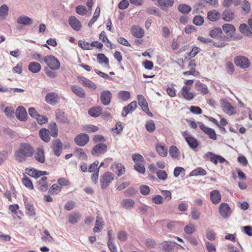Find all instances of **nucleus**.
<instances>
[{
  "mask_svg": "<svg viewBox=\"0 0 252 252\" xmlns=\"http://www.w3.org/2000/svg\"><path fill=\"white\" fill-rule=\"evenodd\" d=\"M34 153L33 148L29 143H21L14 152V158L19 163L24 162L32 157Z\"/></svg>",
  "mask_w": 252,
  "mask_h": 252,
  "instance_id": "nucleus-1",
  "label": "nucleus"
},
{
  "mask_svg": "<svg viewBox=\"0 0 252 252\" xmlns=\"http://www.w3.org/2000/svg\"><path fill=\"white\" fill-rule=\"evenodd\" d=\"M44 62L52 70H57L60 68V62L53 56L50 55L44 57Z\"/></svg>",
  "mask_w": 252,
  "mask_h": 252,
  "instance_id": "nucleus-2",
  "label": "nucleus"
},
{
  "mask_svg": "<svg viewBox=\"0 0 252 252\" xmlns=\"http://www.w3.org/2000/svg\"><path fill=\"white\" fill-rule=\"evenodd\" d=\"M234 63L237 66L243 69L249 68L251 64L249 59L243 56L236 57L234 59Z\"/></svg>",
  "mask_w": 252,
  "mask_h": 252,
  "instance_id": "nucleus-3",
  "label": "nucleus"
},
{
  "mask_svg": "<svg viewBox=\"0 0 252 252\" xmlns=\"http://www.w3.org/2000/svg\"><path fill=\"white\" fill-rule=\"evenodd\" d=\"M51 148L54 153V154L59 157L63 151V144L61 141L59 139H56L52 141V145Z\"/></svg>",
  "mask_w": 252,
  "mask_h": 252,
  "instance_id": "nucleus-4",
  "label": "nucleus"
},
{
  "mask_svg": "<svg viewBox=\"0 0 252 252\" xmlns=\"http://www.w3.org/2000/svg\"><path fill=\"white\" fill-rule=\"evenodd\" d=\"M219 211L220 216L224 219L228 218L231 213V209L226 203H221L219 207Z\"/></svg>",
  "mask_w": 252,
  "mask_h": 252,
  "instance_id": "nucleus-5",
  "label": "nucleus"
},
{
  "mask_svg": "<svg viewBox=\"0 0 252 252\" xmlns=\"http://www.w3.org/2000/svg\"><path fill=\"white\" fill-rule=\"evenodd\" d=\"M77 79L83 86L88 87L90 90H95L96 89V86L94 83L84 76H78Z\"/></svg>",
  "mask_w": 252,
  "mask_h": 252,
  "instance_id": "nucleus-6",
  "label": "nucleus"
},
{
  "mask_svg": "<svg viewBox=\"0 0 252 252\" xmlns=\"http://www.w3.org/2000/svg\"><path fill=\"white\" fill-rule=\"evenodd\" d=\"M113 180L112 174L107 172L105 173L100 179L101 187L102 189H106Z\"/></svg>",
  "mask_w": 252,
  "mask_h": 252,
  "instance_id": "nucleus-7",
  "label": "nucleus"
},
{
  "mask_svg": "<svg viewBox=\"0 0 252 252\" xmlns=\"http://www.w3.org/2000/svg\"><path fill=\"white\" fill-rule=\"evenodd\" d=\"M107 150V147L106 144L99 143L95 145L92 151V154L93 155L99 156L104 154Z\"/></svg>",
  "mask_w": 252,
  "mask_h": 252,
  "instance_id": "nucleus-8",
  "label": "nucleus"
},
{
  "mask_svg": "<svg viewBox=\"0 0 252 252\" xmlns=\"http://www.w3.org/2000/svg\"><path fill=\"white\" fill-rule=\"evenodd\" d=\"M60 97L56 93H50L46 94L45 101L51 105H55L59 103Z\"/></svg>",
  "mask_w": 252,
  "mask_h": 252,
  "instance_id": "nucleus-9",
  "label": "nucleus"
},
{
  "mask_svg": "<svg viewBox=\"0 0 252 252\" xmlns=\"http://www.w3.org/2000/svg\"><path fill=\"white\" fill-rule=\"evenodd\" d=\"M89 141V137L88 134L81 133L78 135L74 139L75 143L79 146H84L86 145Z\"/></svg>",
  "mask_w": 252,
  "mask_h": 252,
  "instance_id": "nucleus-10",
  "label": "nucleus"
},
{
  "mask_svg": "<svg viewBox=\"0 0 252 252\" xmlns=\"http://www.w3.org/2000/svg\"><path fill=\"white\" fill-rule=\"evenodd\" d=\"M112 98V94L109 91H102L100 95L101 102L105 106L109 105Z\"/></svg>",
  "mask_w": 252,
  "mask_h": 252,
  "instance_id": "nucleus-11",
  "label": "nucleus"
},
{
  "mask_svg": "<svg viewBox=\"0 0 252 252\" xmlns=\"http://www.w3.org/2000/svg\"><path fill=\"white\" fill-rule=\"evenodd\" d=\"M137 99L138 101V104L141 106L143 111L146 112L150 116H152L153 114L151 112H149V108L148 106V103L142 95L139 94L137 95Z\"/></svg>",
  "mask_w": 252,
  "mask_h": 252,
  "instance_id": "nucleus-12",
  "label": "nucleus"
},
{
  "mask_svg": "<svg viewBox=\"0 0 252 252\" xmlns=\"http://www.w3.org/2000/svg\"><path fill=\"white\" fill-rule=\"evenodd\" d=\"M191 87L190 86H184L181 91V94L183 97L187 100H191L194 98L195 94L190 92Z\"/></svg>",
  "mask_w": 252,
  "mask_h": 252,
  "instance_id": "nucleus-13",
  "label": "nucleus"
},
{
  "mask_svg": "<svg viewBox=\"0 0 252 252\" xmlns=\"http://www.w3.org/2000/svg\"><path fill=\"white\" fill-rule=\"evenodd\" d=\"M68 22L70 27L76 31H79L82 27L81 22L75 16H70L68 19Z\"/></svg>",
  "mask_w": 252,
  "mask_h": 252,
  "instance_id": "nucleus-14",
  "label": "nucleus"
},
{
  "mask_svg": "<svg viewBox=\"0 0 252 252\" xmlns=\"http://www.w3.org/2000/svg\"><path fill=\"white\" fill-rule=\"evenodd\" d=\"M199 127L200 129L206 134L209 135V137L213 140L217 139V135L214 129L206 127L204 125L200 123Z\"/></svg>",
  "mask_w": 252,
  "mask_h": 252,
  "instance_id": "nucleus-15",
  "label": "nucleus"
},
{
  "mask_svg": "<svg viewBox=\"0 0 252 252\" xmlns=\"http://www.w3.org/2000/svg\"><path fill=\"white\" fill-rule=\"evenodd\" d=\"M16 118L20 121H24L27 118V112L24 107L19 106L15 112Z\"/></svg>",
  "mask_w": 252,
  "mask_h": 252,
  "instance_id": "nucleus-16",
  "label": "nucleus"
},
{
  "mask_svg": "<svg viewBox=\"0 0 252 252\" xmlns=\"http://www.w3.org/2000/svg\"><path fill=\"white\" fill-rule=\"evenodd\" d=\"M56 119L58 121L62 123H69V121L67 117L65 115L64 112L60 109H57L55 111Z\"/></svg>",
  "mask_w": 252,
  "mask_h": 252,
  "instance_id": "nucleus-17",
  "label": "nucleus"
},
{
  "mask_svg": "<svg viewBox=\"0 0 252 252\" xmlns=\"http://www.w3.org/2000/svg\"><path fill=\"white\" fill-rule=\"evenodd\" d=\"M17 23L24 26H29L32 24L33 20L27 16L21 15L17 19Z\"/></svg>",
  "mask_w": 252,
  "mask_h": 252,
  "instance_id": "nucleus-18",
  "label": "nucleus"
},
{
  "mask_svg": "<svg viewBox=\"0 0 252 252\" xmlns=\"http://www.w3.org/2000/svg\"><path fill=\"white\" fill-rule=\"evenodd\" d=\"M221 196L218 190H214L210 193V200L214 204H217L220 202Z\"/></svg>",
  "mask_w": 252,
  "mask_h": 252,
  "instance_id": "nucleus-19",
  "label": "nucleus"
},
{
  "mask_svg": "<svg viewBox=\"0 0 252 252\" xmlns=\"http://www.w3.org/2000/svg\"><path fill=\"white\" fill-rule=\"evenodd\" d=\"M71 90L78 97L82 98L86 97L85 91L81 87L76 85H72L71 86Z\"/></svg>",
  "mask_w": 252,
  "mask_h": 252,
  "instance_id": "nucleus-20",
  "label": "nucleus"
},
{
  "mask_svg": "<svg viewBox=\"0 0 252 252\" xmlns=\"http://www.w3.org/2000/svg\"><path fill=\"white\" fill-rule=\"evenodd\" d=\"M131 32L132 34L137 38H141L144 34V30L138 26H134L131 28Z\"/></svg>",
  "mask_w": 252,
  "mask_h": 252,
  "instance_id": "nucleus-21",
  "label": "nucleus"
},
{
  "mask_svg": "<svg viewBox=\"0 0 252 252\" xmlns=\"http://www.w3.org/2000/svg\"><path fill=\"white\" fill-rule=\"evenodd\" d=\"M222 30L224 32L230 37H232L234 33L236 32L234 26L231 24H225L222 26Z\"/></svg>",
  "mask_w": 252,
  "mask_h": 252,
  "instance_id": "nucleus-22",
  "label": "nucleus"
},
{
  "mask_svg": "<svg viewBox=\"0 0 252 252\" xmlns=\"http://www.w3.org/2000/svg\"><path fill=\"white\" fill-rule=\"evenodd\" d=\"M34 158L35 159L40 163H44L45 161V156L43 149L42 148H38L37 149Z\"/></svg>",
  "mask_w": 252,
  "mask_h": 252,
  "instance_id": "nucleus-23",
  "label": "nucleus"
},
{
  "mask_svg": "<svg viewBox=\"0 0 252 252\" xmlns=\"http://www.w3.org/2000/svg\"><path fill=\"white\" fill-rule=\"evenodd\" d=\"M234 17V13L230 9H225L222 13V19L226 22H230Z\"/></svg>",
  "mask_w": 252,
  "mask_h": 252,
  "instance_id": "nucleus-24",
  "label": "nucleus"
},
{
  "mask_svg": "<svg viewBox=\"0 0 252 252\" xmlns=\"http://www.w3.org/2000/svg\"><path fill=\"white\" fill-rule=\"evenodd\" d=\"M220 17V14L216 10L209 11L207 14L208 19L212 22L219 20Z\"/></svg>",
  "mask_w": 252,
  "mask_h": 252,
  "instance_id": "nucleus-25",
  "label": "nucleus"
},
{
  "mask_svg": "<svg viewBox=\"0 0 252 252\" xmlns=\"http://www.w3.org/2000/svg\"><path fill=\"white\" fill-rule=\"evenodd\" d=\"M222 110L229 115H233L235 113V108L231 104L227 102H224L222 104Z\"/></svg>",
  "mask_w": 252,
  "mask_h": 252,
  "instance_id": "nucleus-26",
  "label": "nucleus"
},
{
  "mask_svg": "<svg viewBox=\"0 0 252 252\" xmlns=\"http://www.w3.org/2000/svg\"><path fill=\"white\" fill-rule=\"evenodd\" d=\"M89 114L93 117H96L102 113V109L100 106L92 108L88 111Z\"/></svg>",
  "mask_w": 252,
  "mask_h": 252,
  "instance_id": "nucleus-27",
  "label": "nucleus"
},
{
  "mask_svg": "<svg viewBox=\"0 0 252 252\" xmlns=\"http://www.w3.org/2000/svg\"><path fill=\"white\" fill-rule=\"evenodd\" d=\"M41 65L37 62H31L28 65V69L32 73H38L41 70Z\"/></svg>",
  "mask_w": 252,
  "mask_h": 252,
  "instance_id": "nucleus-28",
  "label": "nucleus"
},
{
  "mask_svg": "<svg viewBox=\"0 0 252 252\" xmlns=\"http://www.w3.org/2000/svg\"><path fill=\"white\" fill-rule=\"evenodd\" d=\"M239 31L241 33L245 35L248 36H251L252 35V32L249 27L246 24H241L240 25Z\"/></svg>",
  "mask_w": 252,
  "mask_h": 252,
  "instance_id": "nucleus-29",
  "label": "nucleus"
},
{
  "mask_svg": "<svg viewBox=\"0 0 252 252\" xmlns=\"http://www.w3.org/2000/svg\"><path fill=\"white\" fill-rule=\"evenodd\" d=\"M194 86L195 88L197 91L200 92L204 94H206L209 92L206 86L199 81L196 82Z\"/></svg>",
  "mask_w": 252,
  "mask_h": 252,
  "instance_id": "nucleus-30",
  "label": "nucleus"
},
{
  "mask_svg": "<svg viewBox=\"0 0 252 252\" xmlns=\"http://www.w3.org/2000/svg\"><path fill=\"white\" fill-rule=\"evenodd\" d=\"M81 219V215L78 213H72L68 216V222L76 224Z\"/></svg>",
  "mask_w": 252,
  "mask_h": 252,
  "instance_id": "nucleus-31",
  "label": "nucleus"
},
{
  "mask_svg": "<svg viewBox=\"0 0 252 252\" xmlns=\"http://www.w3.org/2000/svg\"><path fill=\"white\" fill-rule=\"evenodd\" d=\"M186 141L191 149H194L198 146L197 140L192 136L187 137Z\"/></svg>",
  "mask_w": 252,
  "mask_h": 252,
  "instance_id": "nucleus-32",
  "label": "nucleus"
},
{
  "mask_svg": "<svg viewBox=\"0 0 252 252\" xmlns=\"http://www.w3.org/2000/svg\"><path fill=\"white\" fill-rule=\"evenodd\" d=\"M49 134L50 132L46 129L42 128L39 131L41 138L46 142H49L50 140Z\"/></svg>",
  "mask_w": 252,
  "mask_h": 252,
  "instance_id": "nucleus-33",
  "label": "nucleus"
},
{
  "mask_svg": "<svg viewBox=\"0 0 252 252\" xmlns=\"http://www.w3.org/2000/svg\"><path fill=\"white\" fill-rule=\"evenodd\" d=\"M134 205V200L130 199H123L121 202V205L123 208L128 209L132 207Z\"/></svg>",
  "mask_w": 252,
  "mask_h": 252,
  "instance_id": "nucleus-34",
  "label": "nucleus"
},
{
  "mask_svg": "<svg viewBox=\"0 0 252 252\" xmlns=\"http://www.w3.org/2000/svg\"><path fill=\"white\" fill-rule=\"evenodd\" d=\"M112 168L115 172H118L117 174L119 176L124 174L125 172V168L124 166H122L121 164H119L115 163L112 165Z\"/></svg>",
  "mask_w": 252,
  "mask_h": 252,
  "instance_id": "nucleus-35",
  "label": "nucleus"
},
{
  "mask_svg": "<svg viewBox=\"0 0 252 252\" xmlns=\"http://www.w3.org/2000/svg\"><path fill=\"white\" fill-rule=\"evenodd\" d=\"M206 175V171L201 167H198L193 170H192L190 173V176H204Z\"/></svg>",
  "mask_w": 252,
  "mask_h": 252,
  "instance_id": "nucleus-36",
  "label": "nucleus"
},
{
  "mask_svg": "<svg viewBox=\"0 0 252 252\" xmlns=\"http://www.w3.org/2000/svg\"><path fill=\"white\" fill-rule=\"evenodd\" d=\"M158 4L162 7H171L174 3V0H158Z\"/></svg>",
  "mask_w": 252,
  "mask_h": 252,
  "instance_id": "nucleus-37",
  "label": "nucleus"
},
{
  "mask_svg": "<svg viewBox=\"0 0 252 252\" xmlns=\"http://www.w3.org/2000/svg\"><path fill=\"white\" fill-rule=\"evenodd\" d=\"M169 155L173 158H178L179 157L180 153L179 152V150L178 148L174 146H172L170 148L169 151Z\"/></svg>",
  "mask_w": 252,
  "mask_h": 252,
  "instance_id": "nucleus-38",
  "label": "nucleus"
},
{
  "mask_svg": "<svg viewBox=\"0 0 252 252\" xmlns=\"http://www.w3.org/2000/svg\"><path fill=\"white\" fill-rule=\"evenodd\" d=\"M62 187L57 184H54L49 189L48 192L52 195L57 194L61 190Z\"/></svg>",
  "mask_w": 252,
  "mask_h": 252,
  "instance_id": "nucleus-39",
  "label": "nucleus"
},
{
  "mask_svg": "<svg viewBox=\"0 0 252 252\" xmlns=\"http://www.w3.org/2000/svg\"><path fill=\"white\" fill-rule=\"evenodd\" d=\"M100 11V8L99 7H97L95 9L93 18L91 19L90 21L88 23V26L89 27H91L93 24L96 21L99 15Z\"/></svg>",
  "mask_w": 252,
  "mask_h": 252,
  "instance_id": "nucleus-40",
  "label": "nucleus"
},
{
  "mask_svg": "<svg viewBox=\"0 0 252 252\" xmlns=\"http://www.w3.org/2000/svg\"><path fill=\"white\" fill-rule=\"evenodd\" d=\"M98 62L99 63H104L106 65L109 64V60L103 54H98L97 56Z\"/></svg>",
  "mask_w": 252,
  "mask_h": 252,
  "instance_id": "nucleus-41",
  "label": "nucleus"
},
{
  "mask_svg": "<svg viewBox=\"0 0 252 252\" xmlns=\"http://www.w3.org/2000/svg\"><path fill=\"white\" fill-rule=\"evenodd\" d=\"M171 241H165L162 243V250L165 252H171L173 250V245Z\"/></svg>",
  "mask_w": 252,
  "mask_h": 252,
  "instance_id": "nucleus-42",
  "label": "nucleus"
},
{
  "mask_svg": "<svg viewBox=\"0 0 252 252\" xmlns=\"http://www.w3.org/2000/svg\"><path fill=\"white\" fill-rule=\"evenodd\" d=\"M178 9L182 13H189L191 10L190 6L186 4H180Z\"/></svg>",
  "mask_w": 252,
  "mask_h": 252,
  "instance_id": "nucleus-43",
  "label": "nucleus"
},
{
  "mask_svg": "<svg viewBox=\"0 0 252 252\" xmlns=\"http://www.w3.org/2000/svg\"><path fill=\"white\" fill-rule=\"evenodd\" d=\"M132 158L135 164L143 163L144 161V158L139 154H134L132 156Z\"/></svg>",
  "mask_w": 252,
  "mask_h": 252,
  "instance_id": "nucleus-44",
  "label": "nucleus"
},
{
  "mask_svg": "<svg viewBox=\"0 0 252 252\" xmlns=\"http://www.w3.org/2000/svg\"><path fill=\"white\" fill-rule=\"evenodd\" d=\"M23 184L30 189H32L33 186L31 180L27 176L22 179Z\"/></svg>",
  "mask_w": 252,
  "mask_h": 252,
  "instance_id": "nucleus-45",
  "label": "nucleus"
},
{
  "mask_svg": "<svg viewBox=\"0 0 252 252\" xmlns=\"http://www.w3.org/2000/svg\"><path fill=\"white\" fill-rule=\"evenodd\" d=\"M50 129V134L54 137L58 136V128L55 123H51L49 125Z\"/></svg>",
  "mask_w": 252,
  "mask_h": 252,
  "instance_id": "nucleus-46",
  "label": "nucleus"
},
{
  "mask_svg": "<svg viewBox=\"0 0 252 252\" xmlns=\"http://www.w3.org/2000/svg\"><path fill=\"white\" fill-rule=\"evenodd\" d=\"M8 7L6 4H3L0 7V17L5 18L8 12Z\"/></svg>",
  "mask_w": 252,
  "mask_h": 252,
  "instance_id": "nucleus-47",
  "label": "nucleus"
},
{
  "mask_svg": "<svg viewBox=\"0 0 252 252\" xmlns=\"http://www.w3.org/2000/svg\"><path fill=\"white\" fill-rule=\"evenodd\" d=\"M119 97L123 101L127 100L130 97L129 93L127 91H122L119 93Z\"/></svg>",
  "mask_w": 252,
  "mask_h": 252,
  "instance_id": "nucleus-48",
  "label": "nucleus"
},
{
  "mask_svg": "<svg viewBox=\"0 0 252 252\" xmlns=\"http://www.w3.org/2000/svg\"><path fill=\"white\" fill-rule=\"evenodd\" d=\"M156 150L158 154L161 157H165L167 155V150L162 146H157Z\"/></svg>",
  "mask_w": 252,
  "mask_h": 252,
  "instance_id": "nucleus-49",
  "label": "nucleus"
},
{
  "mask_svg": "<svg viewBox=\"0 0 252 252\" xmlns=\"http://www.w3.org/2000/svg\"><path fill=\"white\" fill-rule=\"evenodd\" d=\"M190 215L191 218L194 220H198L200 216V213L195 207H192L191 209Z\"/></svg>",
  "mask_w": 252,
  "mask_h": 252,
  "instance_id": "nucleus-50",
  "label": "nucleus"
},
{
  "mask_svg": "<svg viewBox=\"0 0 252 252\" xmlns=\"http://www.w3.org/2000/svg\"><path fill=\"white\" fill-rule=\"evenodd\" d=\"M16 192L13 186L10 187V190L6 191L4 193V196L8 199L9 201H11V194L16 196Z\"/></svg>",
  "mask_w": 252,
  "mask_h": 252,
  "instance_id": "nucleus-51",
  "label": "nucleus"
},
{
  "mask_svg": "<svg viewBox=\"0 0 252 252\" xmlns=\"http://www.w3.org/2000/svg\"><path fill=\"white\" fill-rule=\"evenodd\" d=\"M26 213L28 215L32 216L35 215V212L32 204L29 203L26 205Z\"/></svg>",
  "mask_w": 252,
  "mask_h": 252,
  "instance_id": "nucleus-52",
  "label": "nucleus"
},
{
  "mask_svg": "<svg viewBox=\"0 0 252 252\" xmlns=\"http://www.w3.org/2000/svg\"><path fill=\"white\" fill-rule=\"evenodd\" d=\"M117 236L120 241L125 242L127 239V233L125 231H119Z\"/></svg>",
  "mask_w": 252,
  "mask_h": 252,
  "instance_id": "nucleus-53",
  "label": "nucleus"
},
{
  "mask_svg": "<svg viewBox=\"0 0 252 252\" xmlns=\"http://www.w3.org/2000/svg\"><path fill=\"white\" fill-rule=\"evenodd\" d=\"M222 33V32L220 28H216L210 31V36L213 38H215Z\"/></svg>",
  "mask_w": 252,
  "mask_h": 252,
  "instance_id": "nucleus-54",
  "label": "nucleus"
},
{
  "mask_svg": "<svg viewBox=\"0 0 252 252\" xmlns=\"http://www.w3.org/2000/svg\"><path fill=\"white\" fill-rule=\"evenodd\" d=\"M44 233L45 236L42 237V240L45 242H52L53 241V238L50 235L47 230H45Z\"/></svg>",
  "mask_w": 252,
  "mask_h": 252,
  "instance_id": "nucleus-55",
  "label": "nucleus"
},
{
  "mask_svg": "<svg viewBox=\"0 0 252 252\" xmlns=\"http://www.w3.org/2000/svg\"><path fill=\"white\" fill-rule=\"evenodd\" d=\"M146 128L149 132H153L156 128L154 122L152 120L148 121L146 125Z\"/></svg>",
  "mask_w": 252,
  "mask_h": 252,
  "instance_id": "nucleus-56",
  "label": "nucleus"
},
{
  "mask_svg": "<svg viewBox=\"0 0 252 252\" xmlns=\"http://www.w3.org/2000/svg\"><path fill=\"white\" fill-rule=\"evenodd\" d=\"M185 232L187 234H192L195 231V228L192 223H189L184 228Z\"/></svg>",
  "mask_w": 252,
  "mask_h": 252,
  "instance_id": "nucleus-57",
  "label": "nucleus"
},
{
  "mask_svg": "<svg viewBox=\"0 0 252 252\" xmlns=\"http://www.w3.org/2000/svg\"><path fill=\"white\" fill-rule=\"evenodd\" d=\"M78 45L84 50H90L91 48V44L83 40H79L78 41Z\"/></svg>",
  "mask_w": 252,
  "mask_h": 252,
  "instance_id": "nucleus-58",
  "label": "nucleus"
},
{
  "mask_svg": "<svg viewBox=\"0 0 252 252\" xmlns=\"http://www.w3.org/2000/svg\"><path fill=\"white\" fill-rule=\"evenodd\" d=\"M134 168L135 170L141 174H144L145 172V168L143 163H137L134 165Z\"/></svg>",
  "mask_w": 252,
  "mask_h": 252,
  "instance_id": "nucleus-59",
  "label": "nucleus"
},
{
  "mask_svg": "<svg viewBox=\"0 0 252 252\" xmlns=\"http://www.w3.org/2000/svg\"><path fill=\"white\" fill-rule=\"evenodd\" d=\"M152 200L155 204H161L163 202V198L160 195H156L152 198Z\"/></svg>",
  "mask_w": 252,
  "mask_h": 252,
  "instance_id": "nucleus-60",
  "label": "nucleus"
},
{
  "mask_svg": "<svg viewBox=\"0 0 252 252\" xmlns=\"http://www.w3.org/2000/svg\"><path fill=\"white\" fill-rule=\"evenodd\" d=\"M8 154L6 151H2L0 153V165L7 159Z\"/></svg>",
  "mask_w": 252,
  "mask_h": 252,
  "instance_id": "nucleus-61",
  "label": "nucleus"
},
{
  "mask_svg": "<svg viewBox=\"0 0 252 252\" xmlns=\"http://www.w3.org/2000/svg\"><path fill=\"white\" fill-rule=\"evenodd\" d=\"M206 157L208 158H210V161L213 162L215 164H217L218 155H215L211 152H208L206 154Z\"/></svg>",
  "mask_w": 252,
  "mask_h": 252,
  "instance_id": "nucleus-62",
  "label": "nucleus"
},
{
  "mask_svg": "<svg viewBox=\"0 0 252 252\" xmlns=\"http://www.w3.org/2000/svg\"><path fill=\"white\" fill-rule=\"evenodd\" d=\"M76 12L81 15H85L87 13V10L86 8L83 5H78L76 8Z\"/></svg>",
  "mask_w": 252,
  "mask_h": 252,
  "instance_id": "nucleus-63",
  "label": "nucleus"
},
{
  "mask_svg": "<svg viewBox=\"0 0 252 252\" xmlns=\"http://www.w3.org/2000/svg\"><path fill=\"white\" fill-rule=\"evenodd\" d=\"M156 173L159 180H165L167 178V174L164 170H158Z\"/></svg>",
  "mask_w": 252,
  "mask_h": 252,
  "instance_id": "nucleus-64",
  "label": "nucleus"
}]
</instances>
